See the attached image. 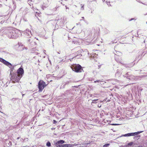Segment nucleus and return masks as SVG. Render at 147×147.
Masks as SVG:
<instances>
[{
    "label": "nucleus",
    "mask_w": 147,
    "mask_h": 147,
    "mask_svg": "<svg viewBox=\"0 0 147 147\" xmlns=\"http://www.w3.org/2000/svg\"><path fill=\"white\" fill-rule=\"evenodd\" d=\"M24 33L27 36H30V37L26 41V43L28 45L30 46L32 45H36L35 42L34 41V39L31 37L30 36L32 35L31 31L27 29L25 31Z\"/></svg>",
    "instance_id": "f257e3e1"
},
{
    "label": "nucleus",
    "mask_w": 147,
    "mask_h": 147,
    "mask_svg": "<svg viewBox=\"0 0 147 147\" xmlns=\"http://www.w3.org/2000/svg\"><path fill=\"white\" fill-rule=\"evenodd\" d=\"M0 61L7 66L10 69V75L13 73V69L14 65H12L11 63L2 58L0 57Z\"/></svg>",
    "instance_id": "f03ea898"
},
{
    "label": "nucleus",
    "mask_w": 147,
    "mask_h": 147,
    "mask_svg": "<svg viewBox=\"0 0 147 147\" xmlns=\"http://www.w3.org/2000/svg\"><path fill=\"white\" fill-rule=\"evenodd\" d=\"M6 32L9 38H16L18 36V34L16 31L12 30H7Z\"/></svg>",
    "instance_id": "7ed1b4c3"
},
{
    "label": "nucleus",
    "mask_w": 147,
    "mask_h": 147,
    "mask_svg": "<svg viewBox=\"0 0 147 147\" xmlns=\"http://www.w3.org/2000/svg\"><path fill=\"white\" fill-rule=\"evenodd\" d=\"M11 77V80L13 83H15V82H18L21 78L22 76H19L18 73H13L11 75H9Z\"/></svg>",
    "instance_id": "20e7f679"
},
{
    "label": "nucleus",
    "mask_w": 147,
    "mask_h": 147,
    "mask_svg": "<svg viewBox=\"0 0 147 147\" xmlns=\"http://www.w3.org/2000/svg\"><path fill=\"white\" fill-rule=\"evenodd\" d=\"M72 70L77 72H81L83 70L81 66L79 64H74L71 66Z\"/></svg>",
    "instance_id": "39448f33"
},
{
    "label": "nucleus",
    "mask_w": 147,
    "mask_h": 147,
    "mask_svg": "<svg viewBox=\"0 0 147 147\" xmlns=\"http://www.w3.org/2000/svg\"><path fill=\"white\" fill-rule=\"evenodd\" d=\"M46 86L45 83L42 80H40L38 83V88L39 91H41Z\"/></svg>",
    "instance_id": "423d86ee"
},
{
    "label": "nucleus",
    "mask_w": 147,
    "mask_h": 147,
    "mask_svg": "<svg viewBox=\"0 0 147 147\" xmlns=\"http://www.w3.org/2000/svg\"><path fill=\"white\" fill-rule=\"evenodd\" d=\"M142 131H138V132H136L134 133H129L127 134H126L124 135H121V137H128L130 136H134L135 135H137L140 133H141Z\"/></svg>",
    "instance_id": "0eeeda50"
},
{
    "label": "nucleus",
    "mask_w": 147,
    "mask_h": 147,
    "mask_svg": "<svg viewBox=\"0 0 147 147\" xmlns=\"http://www.w3.org/2000/svg\"><path fill=\"white\" fill-rule=\"evenodd\" d=\"M24 73V71L23 69L22 68H20L17 71V72H15V73H18V75L19 76H22L23 75Z\"/></svg>",
    "instance_id": "6e6552de"
},
{
    "label": "nucleus",
    "mask_w": 147,
    "mask_h": 147,
    "mask_svg": "<svg viewBox=\"0 0 147 147\" xmlns=\"http://www.w3.org/2000/svg\"><path fill=\"white\" fill-rule=\"evenodd\" d=\"M65 142V141L63 140H60L58 141L55 144V145L56 147H61V145Z\"/></svg>",
    "instance_id": "1a4fd4ad"
},
{
    "label": "nucleus",
    "mask_w": 147,
    "mask_h": 147,
    "mask_svg": "<svg viewBox=\"0 0 147 147\" xmlns=\"http://www.w3.org/2000/svg\"><path fill=\"white\" fill-rule=\"evenodd\" d=\"M46 146L48 147H50L51 146V143L49 142H48L46 144Z\"/></svg>",
    "instance_id": "9d476101"
},
{
    "label": "nucleus",
    "mask_w": 147,
    "mask_h": 147,
    "mask_svg": "<svg viewBox=\"0 0 147 147\" xmlns=\"http://www.w3.org/2000/svg\"><path fill=\"white\" fill-rule=\"evenodd\" d=\"M96 82H98V83H101L102 82H103V81H102L100 80H97L96 81H94V83H96Z\"/></svg>",
    "instance_id": "9b49d317"
},
{
    "label": "nucleus",
    "mask_w": 147,
    "mask_h": 147,
    "mask_svg": "<svg viewBox=\"0 0 147 147\" xmlns=\"http://www.w3.org/2000/svg\"><path fill=\"white\" fill-rule=\"evenodd\" d=\"M110 145L109 144H107L104 145L103 146V147H108Z\"/></svg>",
    "instance_id": "f8f14e48"
},
{
    "label": "nucleus",
    "mask_w": 147,
    "mask_h": 147,
    "mask_svg": "<svg viewBox=\"0 0 147 147\" xmlns=\"http://www.w3.org/2000/svg\"><path fill=\"white\" fill-rule=\"evenodd\" d=\"M66 146H67V147H72V144H66Z\"/></svg>",
    "instance_id": "ddd939ff"
},
{
    "label": "nucleus",
    "mask_w": 147,
    "mask_h": 147,
    "mask_svg": "<svg viewBox=\"0 0 147 147\" xmlns=\"http://www.w3.org/2000/svg\"><path fill=\"white\" fill-rule=\"evenodd\" d=\"M78 142L77 143V144L75 143L74 144H72V147H73L74 146H76L78 145Z\"/></svg>",
    "instance_id": "4468645a"
},
{
    "label": "nucleus",
    "mask_w": 147,
    "mask_h": 147,
    "mask_svg": "<svg viewBox=\"0 0 147 147\" xmlns=\"http://www.w3.org/2000/svg\"><path fill=\"white\" fill-rule=\"evenodd\" d=\"M133 144V142H131L129 143L127 145L128 146H131Z\"/></svg>",
    "instance_id": "2eb2a0df"
},
{
    "label": "nucleus",
    "mask_w": 147,
    "mask_h": 147,
    "mask_svg": "<svg viewBox=\"0 0 147 147\" xmlns=\"http://www.w3.org/2000/svg\"><path fill=\"white\" fill-rule=\"evenodd\" d=\"M61 147H67L66 144H63L62 145H61Z\"/></svg>",
    "instance_id": "dca6fc26"
},
{
    "label": "nucleus",
    "mask_w": 147,
    "mask_h": 147,
    "mask_svg": "<svg viewBox=\"0 0 147 147\" xmlns=\"http://www.w3.org/2000/svg\"><path fill=\"white\" fill-rule=\"evenodd\" d=\"M81 5L82 6L81 8V9H82L83 10H84V5H82V4H81Z\"/></svg>",
    "instance_id": "f3484780"
},
{
    "label": "nucleus",
    "mask_w": 147,
    "mask_h": 147,
    "mask_svg": "<svg viewBox=\"0 0 147 147\" xmlns=\"http://www.w3.org/2000/svg\"><path fill=\"white\" fill-rule=\"evenodd\" d=\"M89 80L90 81H92L93 80V78H89Z\"/></svg>",
    "instance_id": "a211bd4d"
},
{
    "label": "nucleus",
    "mask_w": 147,
    "mask_h": 147,
    "mask_svg": "<svg viewBox=\"0 0 147 147\" xmlns=\"http://www.w3.org/2000/svg\"><path fill=\"white\" fill-rule=\"evenodd\" d=\"M57 121H55V120H53V123L54 124H55L56 123H57Z\"/></svg>",
    "instance_id": "6ab92c4d"
},
{
    "label": "nucleus",
    "mask_w": 147,
    "mask_h": 147,
    "mask_svg": "<svg viewBox=\"0 0 147 147\" xmlns=\"http://www.w3.org/2000/svg\"><path fill=\"white\" fill-rule=\"evenodd\" d=\"M116 82L115 80L114 82H111V83H112L113 84H116Z\"/></svg>",
    "instance_id": "aec40b11"
},
{
    "label": "nucleus",
    "mask_w": 147,
    "mask_h": 147,
    "mask_svg": "<svg viewBox=\"0 0 147 147\" xmlns=\"http://www.w3.org/2000/svg\"><path fill=\"white\" fill-rule=\"evenodd\" d=\"M127 75L128 76H129V72H127V75Z\"/></svg>",
    "instance_id": "412c9836"
},
{
    "label": "nucleus",
    "mask_w": 147,
    "mask_h": 147,
    "mask_svg": "<svg viewBox=\"0 0 147 147\" xmlns=\"http://www.w3.org/2000/svg\"><path fill=\"white\" fill-rule=\"evenodd\" d=\"M24 21L25 22H26L27 21V20H26V18H24Z\"/></svg>",
    "instance_id": "4be33fe9"
},
{
    "label": "nucleus",
    "mask_w": 147,
    "mask_h": 147,
    "mask_svg": "<svg viewBox=\"0 0 147 147\" xmlns=\"http://www.w3.org/2000/svg\"><path fill=\"white\" fill-rule=\"evenodd\" d=\"M51 129L52 130H54L55 129V128H51Z\"/></svg>",
    "instance_id": "5701e85b"
},
{
    "label": "nucleus",
    "mask_w": 147,
    "mask_h": 147,
    "mask_svg": "<svg viewBox=\"0 0 147 147\" xmlns=\"http://www.w3.org/2000/svg\"><path fill=\"white\" fill-rule=\"evenodd\" d=\"M97 100H93V102H94L95 101Z\"/></svg>",
    "instance_id": "b1692460"
},
{
    "label": "nucleus",
    "mask_w": 147,
    "mask_h": 147,
    "mask_svg": "<svg viewBox=\"0 0 147 147\" xmlns=\"http://www.w3.org/2000/svg\"><path fill=\"white\" fill-rule=\"evenodd\" d=\"M45 52H46V51H45V50H43V52H44V53H45V54H46V53H45Z\"/></svg>",
    "instance_id": "393cba45"
},
{
    "label": "nucleus",
    "mask_w": 147,
    "mask_h": 147,
    "mask_svg": "<svg viewBox=\"0 0 147 147\" xmlns=\"http://www.w3.org/2000/svg\"><path fill=\"white\" fill-rule=\"evenodd\" d=\"M112 125H118V124H113Z\"/></svg>",
    "instance_id": "a878e982"
},
{
    "label": "nucleus",
    "mask_w": 147,
    "mask_h": 147,
    "mask_svg": "<svg viewBox=\"0 0 147 147\" xmlns=\"http://www.w3.org/2000/svg\"><path fill=\"white\" fill-rule=\"evenodd\" d=\"M65 7H66V9H68V8L66 6H65ZM66 11H67V10H66Z\"/></svg>",
    "instance_id": "bb28decb"
},
{
    "label": "nucleus",
    "mask_w": 147,
    "mask_h": 147,
    "mask_svg": "<svg viewBox=\"0 0 147 147\" xmlns=\"http://www.w3.org/2000/svg\"><path fill=\"white\" fill-rule=\"evenodd\" d=\"M117 57V55H115V59H116V57Z\"/></svg>",
    "instance_id": "cd10ccee"
},
{
    "label": "nucleus",
    "mask_w": 147,
    "mask_h": 147,
    "mask_svg": "<svg viewBox=\"0 0 147 147\" xmlns=\"http://www.w3.org/2000/svg\"><path fill=\"white\" fill-rule=\"evenodd\" d=\"M134 64H133L131 66V67L133 66L134 65Z\"/></svg>",
    "instance_id": "c85d7f7f"
},
{
    "label": "nucleus",
    "mask_w": 147,
    "mask_h": 147,
    "mask_svg": "<svg viewBox=\"0 0 147 147\" xmlns=\"http://www.w3.org/2000/svg\"><path fill=\"white\" fill-rule=\"evenodd\" d=\"M80 52V51H78V52L79 53Z\"/></svg>",
    "instance_id": "c756f323"
},
{
    "label": "nucleus",
    "mask_w": 147,
    "mask_h": 147,
    "mask_svg": "<svg viewBox=\"0 0 147 147\" xmlns=\"http://www.w3.org/2000/svg\"><path fill=\"white\" fill-rule=\"evenodd\" d=\"M91 57H94V56H92V55H91Z\"/></svg>",
    "instance_id": "7c9ffc66"
},
{
    "label": "nucleus",
    "mask_w": 147,
    "mask_h": 147,
    "mask_svg": "<svg viewBox=\"0 0 147 147\" xmlns=\"http://www.w3.org/2000/svg\"><path fill=\"white\" fill-rule=\"evenodd\" d=\"M138 147H142L140 146H138Z\"/></svg>",
    "instance_id": "2f4dec72"
},
{
    "label": "nucleus",
    "mask_w": 147,
    "mask_h": 147,
    "mask_svg": "<svg viewBox=\"0 0 147 147\" xmlns=\"http://www.w3.org/2000/svg\"><path fill=\"white\" fill-rule=\"evenodd\" d=\"M133 20V19H131V20H130V21L131 20Z\"/></svg>",
    "instance_id": "473e14b6"
},
{
    "label": "nucleus",
    "mask_w": 147,
    "mask_h": 147,
    "mask_svg": "<svg viewBox=\"0 0 147 147\" xmlns=\"http://www.w3.org/2000/svg\"><path fill=\"white\" fill-rule=\"evenodd\" d=\"M20 138L19 137H18L17 138V139H18Z\"/></svg>",
    "instance_id": "72a5a7b5"
},
{
    "label": "nucleus",
    "mask_w": 147,
    "mask_h": 147,
    "mask_svg": "<svg viewBox=\"0 0 147 147\" xmlns=\"http://www.w3.org/2000/svg\"><path fill=\"white\" fill-rule=\"evenodd\" d=\"M82 18H84V17H82Z\"/></svg>",
    "instance_id": "f704fd0d"
},
{
    "label": "nucleus",
    "mask_w": 147,
    "mask_h": 147,
    "mask_svg": "<svg viewBox=\"0 0 147 147\" xmlns=\"http://www.w3.org/2000/svg\"><path fill=\"white\" fill-rule=\"evenodd\" d=\"M125 77H127H127H128V76H125Z\"/></svg>",
    "instance_id": "c9c22d12"
},
{
    "label": "nucleus",
    "mask_w": 147,
    "mask_h": 147,
    "mask_svg": "<svg viewBox=\"0 0 147 147\" xmlns=\"http://www.w3.org/2000/svg\"><path fill=\"white\" fill-rule=\"evenodd\" d=\"M2 16H0V17H2Z\"/></svg>",
    "instance_id": "e433bc0d"
},
{
    "label": "nucleus",
    "mask_w": 147,
    "mask_h": 147,
    "mask_svg": "<svg viewBox=\"0 0 147 147\" xmlns=\"http://www.w3.org/2000/svg\"><path fill=\"white\" fill-rule=\"evenodd\" d=\"M57 53L59 54V52H58Z\"/></svg>",
    "instance_id": "4c0bfd02"
},
{
    "label": "nucleus",
    "mask_w": 147,
    "mask_h": 147,
    "mask_svg": "<svg viewBox=\"0 0 147 147\" xmlns=\"http://www.w3.org/2000/svg\"><path fill=\"white\" fill-rule=\"evenodd\" d=\"M128 78V79H130V78Z\"/></svg>",
    "instance_id": "58836bf2"
},
{
    "label": "nucleus",
    "mask_w": 147,
    "mask_h": 147,
    "mask_svg": "<svg viewBox=\"0 0 147 147\" xmlns=\"http://www.w3.org/2000/svg\"><path fill=\"white\" fill-rule=\"evenodd\" d=\"M61 1H63V0H61Z\"/></svg>",
    "instance_id": "ea45409f"
},
{
    "label": "nucleus",
    "mask_w": 147,
    "mask_h": 147,
    "mask_svg": "<svg viewBox=\"0 0 147 147\" xmlns=\"http://www.w3.org/2000/svg\"><path fill=\"white\" fill-rule=\"evenodd\" d=\"M82 147H84L82 146Z\"/></svg>",
    "instance_id": "a19ab883"
},
{
    "label": "nucleus",
    "mask_w": 147,
    "mask_h": 147,
    "mask_svg": "<svg viewBox=\"0 0 147 147\" xmlns=\"http://www.w3.org/2000/svg\"><path fill=\"white\" fill-rule=\"evenodd\" d=\"M146 24H147V22H146Z\"/></svg>",
    "instance_id": "79ce46f5"
}]
</instances>
